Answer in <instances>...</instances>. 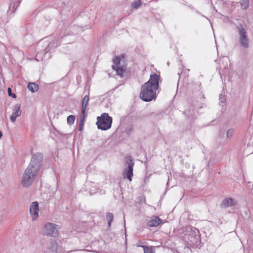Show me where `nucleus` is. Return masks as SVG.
Here are the masks:
<instances>
[{
    "mask_svg": "<svg viewBox=\"0 0 253 253\" xmlns=\"http://www.w3.org/2000/svg\"><path fill=\"white\" fill-rule=\"evenodd\" d=\"M159 81L158 75L156 73L151 75L149 80L141 86L140 98L145 102L150 101L155 98Z\"/></svg>",
    "mask_w": 253,
    "mask_h": 253,
    "instance_id": "f257e3e1",
    "label": "nucleus"
},
{
    "mask_svg": "<svg viewBox=\"0 0 253 253\" xmlns=\"http://www.w3.org/2000/svg\"><path fill=\"white\" fill-rule=\"evenodd\" d=\"M39 170L33 168L32 165H29L25 170L22 178V184L24 187L30 186L35 180Z\"/></svg>",
    "mask_w": 253,
    "mask_h": 253,
    "instance_id": "f03ea898",
    "label": "nucleus"
},
{
    "mask_svg": "<svg viewBox=\"0 0 253 253\" xmlns=\"http://www.w3.org/2000/svg\"><path fill=\"white\" fill-rule=\"evenodd\" d=\"M96 123L98 129L106 130L111 127L112 118L107 113H104L101 116L98 117Z\"/></svg>",
    "mask_w": 253,
    "mask_h": 253,
    "instance_id": "7ed1b4c3",
    "label": "nucleus"
},
{
    "mask_svg": "<svg viewBox=\"0 0 253 253\" xmlns=\"http://www.w3.org/2000/svg\"><path fill=\"white\" fill-rule=\"evenodd\" d=\"M126 168L124 171V175H126L127 178L129 180H132V177L133 174V169L134 166V162L131 159L130 156H127L126 157L125 161Z\"/></svg>",
    "mask_w": 253,
    "mask_h": 253,
    "instance_id": "20e7f679",
    "label": "nucleus"
},
{
    "mask_svg": "<svg viewBox=\"0 0 253 253\" xmlns=\"http://www.w3.org/2000/svg\"><path fill=\"white\" fill-rule=\"evenodd\" d=\"M57 225L47 222L44 226V233L46 236L55 237L58 235Z\"/></svg>",
    "mask_w": 253,
    "mask_h": 253,
    "instance_id": "39448f33",
    "label": "nucleus"
},
{
    "mask_svg": "<svg viewBox=\"0 0 253 253\" xmlns=\"http://www.w3.org/2000/svg\"><path fill=\"white\" fill-rule=\"evenodd\" d=\"M43 160V155L41 153H36L32 156L29 165L33 166V168L40 170Z\"/></svg>",
    "mask_w": 253,
    "mask_h": 253,
    "instance_id": "423d86ee",
    "label": "nucleus"
},
{
    "mask_svg": "<svg viewBox=\"0 0 253 253\" xmlns=\"http://www.w3.org/2000/svg\"><path fill=\"white\" fill-rule=\"evenodd\" d=\"M57 244L55 241L50 240L44 244V253H57Z\"/></svg>",
    "mask_w": 253,
    "mask_h": 253,
    "instance_id": "0eeeda50",
    "label": "nucleus"
},
{
    "mask_svg": "<svg viewBox=\"0 0 253 253\" xmlns=\"http://www.w3.org/2000/svg\"><path fill=\"white\" fill-rule=\"evenodd\" d=\"M39 203L37 202H33L30 207V213L33 220H35L38 217Z\"/></svg>",
    "mask_w": 253,
    "mask_h": 253,
    "instance_id": "6e6552de",
    "label": "nucleus"
},
{
    "mask_svg": "<svg viewBox=\"0 0 253 253\" xmlns=\"http://www.w3.org/2000/svg\"><path fill=\"white\" fill-rule=\"evenodd\" d=\"M21 105L20 104H16L14 107V112L10 117V121L12 123H14L16 121L17 117L20 116L21 114V110H20Z\"/></svg>",
    "mask_w": 253,
    "mask_h": 253,
    "instance_id": "1a4fd4ad",
    "label": "nucleus"
},
{
    "mask_svg": "<svg viewBox=\"0 0 253 253\" xmlns=\"http://www.w3.org/2000/svg\"><path fill=\"white\" fill-rule=\"evenodd\" d=\"M237 30L239 39H249L247 30L242 25L239 24L237 26Z\"/></svg>",
    "mask_w": 253,
    "mask_h": 253,
    "instance_id": "9d476101",
    "label": "nucleus"
},
{
    "mask_svg": "<svg viewBox=\"0 0 253 253\" xmlns=\"http://www.w3.org/2000/svg\"><path fill=\"white\" fill-rule=\"evenodd\" d=\"M89 95L87 94L83 98L82 100V109H81V118H84V114L85 110L88 106V102L89 101Z\"/></svg>",
    "mask_w": 253,
    "mask_h": 253,
    "instance_id": "9b49d317",
    "label": "nucleus"
},
{
    "mask_svg": "<svg viewBox=\"0 0 253 253\" xmlns=\"http://www.w3.org/2000/svg\"><path fill=\"white\" fill-rule=\"evenodd\" d=\"M162 223L161 219L157 217L154 216L147 222V225L149 227H156Z\"/></svg>",
    "mask_w": 253,
    "mask_h": 253,
    "instance_id": "f8f14e48",
    "label": "nucleus"
},
{
    "mask_svg": "<svg viewBox=\"0 0 253 253\" xmlns=\"http://www.w3.org/2000/svg\"><path fill=\"white\" fill-rule=\"evenodd\" d=\"M236 205V201L230 198H226L222 202L221 207L227 208Z\"/></svg>",
    "mask_w": 253,
    "mask_h": 253,
    "instance_id": "ddd939ff",
    "label": "nucleus"
},
{
    "mask_svg": "<svg viewBox=\"0 0 253 253\" xmlns=\"http://www.w3.org/2000/svg\"><path fill=\"white\" fill-rule=\"evenodd\" d=\"M112 68L116 71V74L121 77H123L126 72V68L123 66H112Z\"/></svg>",
    "mask_w": 253,
    "mask_h": 253,
    "instance_id": "4468645a",
    "label": "nucleus"
},
{
    "mask_svg": "<svg viewBox=\"0 0 253 253\" xmlns=\"http://www.w3.org/2000/svg\"><path fill=\"white\" fill-rule=\"evenodd\" d=\"M184 113L190 121L195 119V115L194 107L190 106L185 111Z\"/></svg>",
    "mask_w": 253,
    "mask_h": 253,
    "instance_id": "2eb2a0df",
    "label": "nucleus"
},
{
    "mask_svg": "<svg viewBox=\"0 0 253 253\" xmlns=\"http://www.w3.org/2000/svg\"><path fill=\"white\" fill-rule=\"evenodd\" d=\"M239 42L241 46L245 48H248L249 47V39H239Z\"/></svg>",
    "mask_w": 253,
    "mask_h": 253,
    "instance_id": "dca6fc26",
    "label": "nucleus"
},
{
    "mask_svg": "<svg viewBox=\"0 0 253 253\" xmlns=\"http://www.w3.org/2000/svg\"><path fill=\"white\" fill-rule=\"evenodd\" d=\"M28 89L32 92H35L38 90L39 86L35 83H29L28 85Z\"/></svg>",
    "mask_w": 253,
    "mask_h": 253,
    "instance_id": "f3484780",
    "label": "nucleus"
},
{
    "mask_svg": "<svg viewBox=\"0 0 253 253\" xmlns=\"http://www.w3.org/2000/svg\"><path fill=\"white\" fill-rule=\"evenodd\" d=\"M106 217L108 222V226L110 227L112 221L114 218V215L112 213L108 212L106 213Z\"/></svg>",
    "mask_w": 253,
    "mask_h": 253,
    "instance_id": "a211bd4d",
    "label": "nucleus"
},
{
    "mask_svg": "<svg viewBox=\"0 0 253 253\" xmlns=\"http://www.w3.org/2000/svg\"><path fill=\"white\" fill-rule=\"evenodd\" d=\"M241 8L246 9L249 6V0H241L240 1Z\"/></svg>",
    "mask_w": 253,
    "mask_h": 253,
    "instance_id": "6ab92c4d",
    "label": "nucleus"
},
{
    "mask_svg": "<svg viewBox=\"0 0 253 253\" xmlns=\"http://www.w3.org/2000/svg\"><path fill=\"white\" fill-rule=\"evenodd\" d=\"M141 4L140 0H135L131 3V7L134 9H138L141 6Z\"/></svg>",
    "mask_w": 253,
    "mask_h": 253,
    "instance_id": "aec40b11",
    "label": "nucleus"
},
{
    "mask_svg": "<svg viewBox=\"0 0 253 253\" xmlns=\"http://www.w3.org/2000/svg\"><path fill=\"white\" fill-rule=\"evenodd\" d=\"M75 120V117L74 115H70L67 117V122L69 126L72 125Z\"/></svg>",
    "mask_w": 253,
    "mask_h": 253,
    "instance_id": "412c9836",
    "label": "nucleus"
},
{
    "mask_svg": "<svg viewBox=\"0 0 253 253\" xmlns=\"http://www.w3.org/2000/svg\"><path fill=\"white\" fill-rule=\"evenodd\" d=\"M20 2V0H15L14 2L13 3L12 6V5H11L9 6V8L11 9L12 7V8L13 9V11H14L19 5Z\"/></svg>",
    "mask_w": 253,
    "mask_h": 253,
    "instance_id": "4be33fe9",
    "label": "nucleus"
},
{
    "mask_svg": "<svg viewBox=\"0 0 253 253\" xmlns=\"http://www.w3.org/2000/svg\"><path fill=\"white\" fill-rule=\"evenodd\" d=\"M113 63L114 65H113L112 66H119V65L120 63L121 62V59L119 56H116L113 60Z\"/></svg>",
    "mask_w": 253,
    "mask_h": 253,
    "instance_id": "5701e85b",
    "label": "nucleus"
},
{
    "mask_svg": "<svg viewBox=\"0 0 253 253\" xmlns=\"http://www.w3.org/2000/svg\"><path fill=\"white\" fill-rule=\"evenodd\" d=\"M234 133V130L233 129H229L227 131L226 137L227 138H231Z\"/></svg>",
    "mask_w": 253,
    "mask_h": 253,
    "instance_id": "b1692460",
    "label": "nucleus"
},
{
    "mask_svg": "<svg viewBox=\"0 0 253 253\" xmlns=\"http://www.w3.org/2000/svg\"><path fill=\"white\" fill-rule=\"evenodd\" d=\"M139 247H141L143 248L144 253H152L151 249L149 248L148 247L146 246H138Z\"/></svg>",
    "mask_w": 253,
    "mask_h": 253,
    "instance_id": "393cba45",
    "label": "nucleus"
},
{
    "mask_svg": "<svg viewBox=\"0 0 253 253\" xmlns=\"http://www.w3.org/2000/svg\"><path fill=\"white\" fill-rule=\"evenodd\" d=\"M8 93L9 96L12 97L13 98H15L16 97V95L15 93H12V89L10 87H8L7 89Z\"/></svg>",
    "mask_w": 253,
    "mask_h": 253,
    "instance_id": "a878e982",
    "label": "nucleus"
},
{
    "mask_svg": "<svg viewBox=\"0 0 253 253\" xmlns=\"http://www.w3.org/2000/svg\"><path fill=\"white\" fill-rule=\"evenodd\" d=\"M81 118V116L80 117ZM84 119H83V118L80 119V123L79 126V130L82 131L83 129V123H84Z\"/></svg>",
    "mask_w": 253,
    "mask_h": 253,
    "instance_id": "bb28decb",
    "label": "nucleus"
},
{
    "mask_svg": "<svg viewBox=\"0 0 253 253\" xmlns=\"http://www.w3.org/2000/svg\"><path fill=\"white\" fill-rule=\"evenodd\" d=\"M219 99L221 103H224L225 102L226 99L224 97V95H222V94H220L219 95Z\"/></svg>",
    "mask_w": 253,
    "mask_h": 253,
    "instance_id": "cd10ccee",
    "label": "nucleus"
},
{
    "mask_svg": "<svg viewBox=\"0 0 253 253\" xmlns=\"http://www.w3.org/2000/svg\"><path fill=\"white\" fill-rule=\"evenodd\" d=\"M81 251H86V252H90V251L89 250H81Z\"/></svg>",
    "mask_w": 253,
    "mask_h": 253,
    "instance_id": "c85d7f7f",
    "label": "nucleus"
},
{
    "mask_svg": "<svg viewBox=\"0 0 253 253\" xmlns=\"http://www.w3.org/2000/svg\"><path fill=\"white\" fill-rule=\"evenodd\" d=\"M2 134L1 133V132L0 131V138L2 137Z\"/></svg>",
    "mask_w": 253,
    "mask_h": 253,
    "instance_id": "c756f323",
    "label": "nucleus"
},
{
    "mask_svg": "<svg viewBox=\"0 0 253 253\" xmlns=\"http://www.w3.org/2000/svg\"><path fill=\"white\" fill-rule=\"evenodd\" d=\"M195 229L197 231V233H199L198 230L197 229H196V228Z\"/></svg>",
    "mask_w": 253,
    "mask_h": 253,
    "instance_id": "7c9ffc66",
    "label": "nucleus"
}]
</instances>
